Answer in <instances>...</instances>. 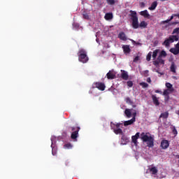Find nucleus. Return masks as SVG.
<instances>
[{
  "label": "nucleus",
  "mask_w": 179,
  "mask_h": 179,
  "mask_svg": "<svg viewBox=\"0 0 179 179\" xmlns=\"http://www.w3.org/2000/svg\"><path fill=\"white\" fill-rule=\"evenodd\" d=\"M141 139L143 142L147 143L148 148H153L155 146V137L150 135V134L142 132Z\"/></svg>",
  "instance_id": "1"
},
{
  "label": "nucleus",
  "mask_w": 179,
  "mask_h": 179,
  "mask_svg": "<svg viewBox=\"0 0 179 179\" xmlns=\"http://www.w3.org/2000/svg\"><path fill=\"white\" fill-rule=\"evenodd\" d=\"M129 14V17L131 20L132 21L131 26L133 29H138L139 28V21L138 18V15L136 13V11H134L131 10Z\"/></svg>",
  "instance_id": "2"
},
{
  "label": "nucleus",
  "mask_w": 179,
  "mask_h": 179,
  "mask_svg": "<svg viewBox=\"0 0 179 179\" xmlns=\"http://www.w3.org/2000/svg\"><path fill=\"white\" fill-rule=\"evenodd\" d=\"M78 61L83 64H86L89 61L87 52L85 49H80L78 52Z\"/></svg>",
  "instance_id": "3"
},
{
  "label": "nucleus",
  "mask_w": 179,
  "mask_h": 179,
  "mask_svg": "<svg viewBox=\"0 0 179 179\" xmlns=\"http://www.w3.org/2000/svg\"><path fill=\"white\" fill-rule=\"evenodd\" d=\"M71 139L76 140L78 136H79V131H80V127H69L68 131H71Z\"/></svg>",
  "instance_id": "4"
},
{
  "label": "nucleus",
  "mask_w": 179,
  "mask_h": 179,
  "mask_svg": "<svg viewBox=\"0 0 179 179\" xmlns=\"http://www.w3.org/2000/svg\"><path fill=\"white\" fill-rule=\"evenodd\" d=\"M94 87L101 90V92H104L106 90V85L104 83L96 82L94 83Z\"/></svg>",
  "instance_id": "5"
},
{
  "label": "nucleus",
  "mask_w": 179,
  "mask_h": 179,
  "mask_svg": "<svg viewBox=\"0 0 179 179\" xmlns=\"http://www.w3.org/2000/svg\"><path fill=\"white\" fill-rule=\"evenodd\" d=\"M164 65V59L161 56H158L157 59L153 62L155 66H159V64Z\"/></svg>",
  "instance_id": "6"
},
{
  "label": "nucleus",
  "mask_w": 179,
  "mask_h": 179,
  "mask_svg": "<svg viewBox=\"0 0 179 179\" xmlns=\"http://www.w3.org/2000/svg\"><path fill=\"white\" fill-rule=\"evenodd\" d=\"M170 52L173 54V55H178L179 54V44L175 45V48H171L169 50Z\"/></svg>",
  "instance_id": "7"
},
{
  "label": "nucleus",
  "mask_w": 179,
  "mask_h": 179,
  "mask_svg": "<svg viewBox=\"0 0 179 179\" xmlns=\"http://www.w3.org/2000/svg\"><path fill=\"white\" fill-rule=\"evenodd\" d=\"M140 135L141 134L139 132H137L134 136H131V141L136 146L138 145V139H139Z\"/></svg>",
  "instance_id": "8"
},
{
  "label": "nucleus",
  "mask_w": 179,
  "mask_h": 179,
  "mask_svg": "<svg viewBox=\"0 0 179 179\" xmlns=\"http://www.w3.org/2000/svg\"><path fill=\"white\" fill-rule=\"evenodd\" d=\"M120 76L123 80H128L129 79V76H128V72L125 71V70H121Z\"/></svg>",
  "instance_id": "9"
},
{
  "label": "nucleus",
  "mask_w": 179,
  "mask_h": 179,
  "mask_svg": "<svg viewBox=\"0 0 179 179\" xmlns=\"http://www.w3.org/2000/svg\"><path fill=\"white\" fill-rule=\"evenodd\" d=\"M128 142H129V138L124 134H122L121 138V145H127Z\"/></svg>",
  "instance_id": "10"
},
{
  "label": "nucleus",
  "mask_w": 179,
  "mask_h": 179,
  "mask_svg": "<svg viewBox=\"0 0 179 179\" xmlns=\"http://www.w3.org/2000/svg\"><path fill=\"white\" fill-rule=\"evenodd\" d=\"M170 146V143H169V141L167 140H162L161 142V148L162 149H167Z\"/></svg>",
  "instance_id": "11"
},
{
  "label": "nucleus",
  "mask_w": 179,
  "mask_h": 179,
  "mask_svg": "<svg viewBox=\"0 0 179 179\" xmlns=\"http://www.w3.org/2000/svg\"><path fill=\"white\" fill-rule=\"evenodd\" d=\"M152 103L155 104V106H160V102L159 101V98H157V96H156V95H152Z\"/></svg>",
  "instance_id": "12"
},
{
  "label": "nucleus",
  "mask_w": 179,
  "mask_h": 179,
  "mask_svg": "<svg viewBox=\"0 0 179 179\" xmlns=\"http://www.w3.org/2000/svg\"><path fill=\"white\" fill-rule=\"evenodd\" d=\"M141 16H143V17H145L147 19H150V14H149V12H148V10H145L140 12Z\"/></svg>",
  "instance_id": "13"
},
{
  "label": "nucleus",
  "mask_w": 179,
  "mask_h": 179,
  "mask_svg": "<svg viewBox=\"0 0 179 179\" xmlns=\"http://www.w3.org/2000/svg\"><path fill=\"white\" fill-rule=\"evenodd\" d=\"M136 120V118L132 117L129 120L124 121V127H128V125H132V124H134V122H135Z\"/></svg>",
  "instance_id": "14"
},
{
  "label": "nucleus",
  "mask_w": 179,
  "mask_h": 179,
  "mask_svg": "<svg viewBox=\"0 0 179 179\" xmlns=\"http://www.w3.org/2000/svg\"><path fill=\"white\" fill-rule=\"evenodd\" d=\"M106 76L109 80L115 79V73L114 71H109V72L107 73Z\"/></svg>",
  "instance_id": "15"
},
{
  "label": "nucleus",
  "mask_w": 179,
  "mask_h": 179,
  "mask_svg": "<svg viewBox=\"0 0 179 179\" xmlns=\"http://www.w3.org/2000/svg\"><path fill=\"white\" fill-rule=\"evenodd\" d=\"M171 41H173V39L169 36V38L166 39L163 42L162 45H165V47H170V43H171Z\"/></svg>",
  "instance_id": "16"
},
{
  "label": "nucleus",
  "mask_w": 179,
  "mask_h": 179,
  "mask_svg": "<svg viewBox=\"0 0 179 179\" xmlns=\"http://www.w3.org/2000/svg\"><path fill=\"white\" fill-rule=\"evenodd\" d=\"M118 38L122 40V41H127V35L125 34L124 32L119 33Z\"/></svg>",
  "instance_id": "17"
},
{
  "label": "nucleus",
  "mask_w": 179,
  "mask_h": 179,
  "mask_svg": "<svg viewBox=\"0 0 179 179\" xmlns=\"http://www.w3.org/2000/svg\"><path fill=\"white\" fill-rule=\"evenodd\" d=\"M122 48L124 54H129V52H131V48H129V45H124Z\"/></svg>",
  "instance_id": "18"
},
{
  "label": "nucleus",
  "mask_w": 179,
  "mask_h": 179,
  "mask_svg": "<svg viewBox=\"0 0 179 179\" xmlns=\"http://www.w3.org/2000/svg\"><path fill=\"white\" fill-rule=\"evenodd\" d=\"M166 87H167V90H169L170 93H173L174 92V87H173V85L170 83H166L165 84Z\"/></svg>",
  "instance_id": "19"
},
{
  "label": "nucleus",
  "mask_w": 179,
  "mask_h": 179,
  "mask_svg": "<svg viewBox=\"0 0 179 179\" xmlns=\"http://www.w3.org/2000/svg\"><path fill=\"white\" fill-rule=\"evenodd\" d=\"M157 8V1H153L151 4V6L148 8L149 10H155Z\"/></svg>",
  "instance_id": "20"
},
{
  "label": "nucleus",
  "mask_w": 179,
  "mask_h": 179,
  "mask_svg": "<svg viewBox=\"0 0 179 179\" xmlns=\"http://www.w3.org/2000/svg\"><path fill=\"white\" fill-rule=\"evenodd\" d=\"M150 171L153 176H156L159 171L157 170V168L156 166H153L150 168Z\"/></svg>",
  "instance_id": "21"
},
{
  "label": "nucleus",
  "mask_w": 179,
  "mask_h": 179,
  "mask_svg": "<svg viewBox=\"0 0 179 179\" xmlns=\"http://www.w3.org/2000/svg\"><path fill=\"white\" fill-rule=\"evenodd\" d=\"M113 132L114 134H115V135H124V133L122 132V129H113Z\"/></svg>",
  "instance_id": "22"
},
{
  "label": "nucleus",
  "mask_w": 179,
  "mask_h": 179,
  "mask_svg": "<svg viewBox=\"0 0 179 179\" xmlns=\"http://www.w3.org/2000/svg\"><path fill=\"white\" fill-rule=\"evenodd\" d=\"M105 19L106 20H111V19H113V13H107L105 15Z\"/></svg>",
  "instance_id": "23"
},
{
  "label": "nucleus",
  "mask_w": 179,
  "mask_h": 179,
  "mask_svg": "<svg viewBox=\"0 0 179 179\" xmlns=\"http://www.w3.org/2000/svg\"><path fill=\"white\" fill-rule=\"evenodd\" d=\"M159 118H164V120L169 118V112H164L161 113Z\"/></svg>",
  "instance_id": "24"
},
{
  "label": "nucleus",
  "mask_w": 179,
  "mask_h": 179,
  "mask_svg": "<svg viewBox=\"0 0 179 179\" xmlns=\"http://www.w3.org/2000/svg\"><path fill=\"white\" fill-rule=\"evenodd\" d=\"M114 127H116V128L120 129V127H121V124L120 123H117L116 124L113 123V122H110V128L111 129H114Z\"/></svg>",
  "instance_id": "25"
},
{
  "label": "nucleus",
  "mask_w": 179,
  "mask_h": 179,
  "mask_svg": "<svg viewBox=\"0 0 179 179\" xmlns=\"http://www.w3.org/2000/svg\"><path fill=\"white\" fill-rule=\"evenodd\" d=\"M83 17L86 20H89V19H90V16H89V13H87V12L86 11L83 12Z\"/></svg>",
  "instance_id": "26"
},
{
  "label": "nucleus",
  "mask_w": 179,
  "mask_h": 179,
  "mask_svg": "<svg viewBox=\"0 0 179 179\" xmlns=\"http://www.w3.org/2000/svg\"><path fill=\"white\" fill-rule=\"evenodd\" d=\"M159 49H156L155 50L153 51L152 52V58L153 59H156L157 57V54H159Z\"/></svg>",
  "instance_id": "27"
},
{
  "label": "nucleus",
  "mask_w": 179,
  "mask_h": 179,
  "mask_svg": "<svg viewBox=\"0 0 179 179\" xmlns=\"http://www.w3.org/2000/svg\"><path fill=\"white\" fill-rule=\"evenodd\" d=\"M138 27H143V29H146V27H148V23L145 21H142L140 24H138Z\"/></svg>",
  "instance_id": "28"
},
{
  "label": "nucleus",
  "mask_w": 179,
  "mask_h": 179,
  "mask_svg": "<svg viewBox=\"0 0 179 179\" xmlns=\"http://www.w3.org/2000/svg\"><path fill=\"white\" fill-rule=\"evenodd\" d=\"M169 38H171V40H173V41H171V43H174V41H178V39H179L178 36H176V35L171 36H169Z\"/></svg>",
  "instance_id": "29"
},
{
  "label": "nucleus",
  "mask_w": 179,
  "mask_h": 179,
  "mask_svg": "<svg viewBox=\"0 0 179 179\" xmlns=\"http://www.w3.org/2000/svg\"><path fill=\"white\" fill-rule=\"evenodd\" d=\"M176 69H177V67H176V64H174V63H172L170 67L171 72L176 73Z\"/></svg>",
  "instance_id": "30"
},
{
  "label": "nucleus",
  "mask_w": 179,
  "mask_h": 179,
  "mask_svg": "<svg viewBox=\"0 0 179 179\" xmlns=\"http://www.w3.org/2000/svg\"><path fill=\"white\" fill-rule=\"evenodd\" d=\"M159 56L162 58H166L167 57V52H166L164 50H162Z\"/></svg>",
  "instance_id": "31"
},
{
  "label": "nucleus",
  "mask_w": 179,
  "mask_h": 179,
  "mask_svg": "<svg viewBox=\"0 0 179 179\" xmlns=\"http://www.w3.org/2000/svg\"><path fill=\"white\" fill-rule=\"evenodd\" d=\"M140 86H142L143 89H145L146 87H149V84L147 83H140Z\"/></svg>",
  "instance_id": "32"
},
{
  "label": "nucleus",
  "mask_w": 179,
  "mask_h": 179,
  "mask_svg": "<svg viewBox=\"0 0 179 179\" xmlns=\"http://www.w3.org/2000/svg\"><path fill=\"white\" fill-rule=\"evenodd\" d=\"M65 149H72V144L71 143H68L64 145Z\"/></svg>",
  "instance_id": "33"
},
{
  "label": "nucleus",
  "mask_w": 179,
  "mask_h": 179,
  "mask_svg": "<svg viewBox=\"0 0 179 179\" xmlns=\"http://www.w3.org/2000/svg\"><path fill=\"white\" fill-rule=\"evenodd\" d=\"M124 114L129 118L131 117V110L129 109H126L124 110Z\"/></svg>",
  "instance_id": "34"
},
{
  "label": "nucleus",
  "mask_w": 179,
  "mask_h": 179,
  "mask_svg": "<svg viewBox=\"0 0 179 179\" xmlns=\"http://www.w3.org/2000/svg\"><path fill=\"white\" fill-rule=\"evenodd\" d=\"M152 59V52H150L146 57V60L148 61V62H149V61H150V59Z\"/></svg>",
  "instance_id": "35"
},
{
  "label": "nucleus",
  "mask_w": 179,
  "mask_h": 179,
  "mask_svg": "<svg viewBox=\"0 0 179 179\" xmlns=\"http://www.w3.org/2000/svg\"><path fill=\"white\" fill-rule=\"evenodd\" d=\"M125 101H126V103H127L129 104H134V101H132V100H131V98H129V97H127L125 99Z\"/></svg>",
  "instance_id": "36"
},
{
  "label": "nucleus",
  "mask_w": 179,
  "mask_h": 179,
  "mask_svg": "<svg viewBox=\"0 0 179 179\" xmlns=\"http://www.w3.org/2000/svg\"><path fill=\"white\" fill-rule=\"evenodd\" d=\"M162 94L163 96H169L170 94V90H164Z\"/></svg>",
  "instance_id": "37"
},
{
  "label": "nucleus",
  "mask_w": 179,
  "mask_h": 179,
  "mask_svg": "<svg viewBox=\"0 0 179 179\" xmlns=\"http://www.w3.org/2000/svg\"><path fill=\"white\" fill-rule=\"evenodd\" d=\"M107 3L108 5H115V0H106Z\"/></svg>",
  "instance_id": "38"
},
{
  "label": "nucleus",
  "mask_w": 179,
  "mask_h": 179,
  "mask_svg": "<svg viewBox=\"0 0 179 179\" xmlns=\"http://www.w3.org/2000/svg\"><path fill=\"white\" fill-rule=\"evenodd\" d=\"M172 132L175 136H176L178 134V132L177 131V129H176V127H173Z\"/></svg>",
  "instance_id": "39"
},
{
  "label": "nucleus",
  "mask_w": 179,
  "mask_h": 179,
  "mask_svg": "<svg viewBox=\"0 0 179 179\" xmlns=\"http://www.w3.org/2000/svg\"><path fill=\"white\" fill-rule=\"evenodd\" d=\"M127 86L129 87H132V86H134V82H132V81H127Z\"/></svg>",
  "instance_id": "40"
},
{
  "label": "nucleus",
  "mask_w": 179,
  "mask_h": 179,
  "mask_svg": "<svg viewBox=\"0 0 179 179\" xmlns=\"http://www.w3.org/2000/svg\"><path fill=\"white\" fill-rule=\"evenodd\" d=\"M169 100H170V96L169 95L165 96V97H164L165 103H167Z\"/></svg>",
  "instance_id": "41"
},
{
  "label": "nucleus",
  "mask_w": 179,
  "mask_h": 179,
  "mask_svg": "<svg viewBox=\"0 0 179 179\" xmlns=\"http://www.w3.org/2000/svg\"><path fill=\"white\" fill-rule=\"evenodd\" d=\"M177 16V14H173L170 19H168V20H169V22H171L173 20V19H174V17H176Z\"/></svg>",
  "instance_id": "42"
},
{
  "label": "nucleus",
  "mask_w": 179,
  "mask_h": 179,
  "mask_svg": "<svg viewBox=\"0 0 179 179\" xmlns=\"http://www.w3.org/2000/svg\"><path fill=\"white\" fill-rule=\"evenodd\" d=\"M176 33L177 34H178V33H179V28H176V29H173V34H176Z\"/></svg>",
  "instance_id": "43"
},
{
  "label": "nucleus",
  "mask_w": 179,
  "mask_h": 179,
  "mask_svg": "<svg viewBox=\"0 0 179 179\" xmlns=\"http://www.w3.org/2000/svg\"><path fill=\"white\" fill-rule=\"evenodd\" d=\"M132 43H134V44H136V45H142V43H139V42H136L134 40H131Z\"/></svg>",
  "instance_id": "44"
},
{
  "label": "nucleus",
  "mask_w": 179,
  "mask_h": 179,
  "mask_svg": "<svg viewBox=\"0 0 179 179\" xmlns=\"http://www.w3.org/2000/svg\"><path fill=\"white\" fill-rule=\"evenodd\" d=\"M138 61H139V56H136V57L134 59V62H138Z\"/></svg>",
  "instance_id": "45"
},
{
  "label": "nucleus",
  "mask_w": 179,
  "mask_h": 179,
  "mask_svg": "<svg viewBox=\"0 0 179 179\" xmlns=\"http://www.w3.org/2000/svg\"><path fill=\"white\" fill-rule=\"evenodd\" d=\"M145 76H149V70H145L144 71Z\"/></svg>",
  "instance_id": "46"
},
{
  "label": "nucleus",
  "mask_w": 179,
  "mask_h": 179,
  "mask_svg": "<svg viewBox=\"0 0 179 179\" xmlns=\"http://www.w3.org/2000/svg\"><path fill=\"white\" fill-rule=\"evenodd\" d=\"M169 22H170V20H164V21L162 22V24H166V23H169Z\"/></svg>",
  "instance_id": "47"
},
{
  "label": "nucleus",
  "mask_w": 179,
  "mask_h": 179,
  "mask_svg": "<svg viewBox=\"0 0 179 179\" xmlns=\"http://www.w3.org/2000/svg\"><path fill=\"white\" fill-rule=\"evenodd\" d=\"M140 6H141V8H145V3L144 2L140 3Z\"/></svg>",
  "instance_id": "48"
},
{
  "label": "nucleus",
  "mask_w": 179,
  "mask_h": 179,
  "mask_svg": "<svg viewBox=\"0 0 179 179\" xmlns=\"http://www.w3.org/2000/svg\"><path fill=\"white\" fill-rule=\"evenodd\" d=\"M155 93H159V94H163V92L159 90L155 91Z\"/></svg>",
  "instance_id": "49"
},
{
  "label": "nucleus",
  "mask_w": 179,
  "mask_h": 179,
  "mask_svg": "<svg viewBox=\"0 0 179 179\" xmlns=\"http://www.w3.org/2000/svg\"><path fill=\"white\" fill-rule=\"evenodd\" d=\"M147 82H148V83H152V80L150 79V78H147Z\"/></svg>",
  "instance_id": "50"
},
{
  "label": "nucleus",
  "mask_w": 179,
  "mask_h": 179,
  "mask_svg": "<svg viewBox=\"0 0 179 179\" xmlns=\"http://www.w3.org/2000/svg\"><path fill=\"white\" fill-rule=\"evenodd\" d=\"M52 155H53V156H55V155H57V152H54V149L52 148Z\"/></svg>",
  "instance_id": "51"
},
{
  "label": "nucleus",
  "mask_w": 179,
  "mask_h": 179,
  "mask_svg": "<svg viewBox=\"0 0 179 179\" xmlns=\"http://www.w3.org/2000/svg\"><path fill=\"white\" fill-rule=\"evenodd\" d=\"M133 115H134L133 118H136V111H134L133 113Z\"/></svg>",
  "instance_id": "52"
},
{
  "label": "nucleus",
  "mask_w": 179,
  "mask_h": 179,
  "mask_svg": "<svg viewBox=\"0 0 179 179\" xmlns=\"http://www.w3.org/2000/svg\"><path fill=\"white\" fill-rule=\"evenodd\" d=\"M172 24H178V22H173Z\"/></svg>",
  "instance_id": "53"
},
{
  "label": "nucleus",
  "mask_w": 179,
  "mask_h": 179,
  "mask_svg": "<svg viewBox=\"0 0 179 179\" xmlns=\"http://www.w3.org/2000/svg\"><path fill=\"white\" fill-rule=\"evenodd\" d=\"M163 2H164V1H166V0H162Z\"/></svg>",
  "instance_id": "54"
},
{
  "label": "nucleus",
  "mask_w": 179,
  "mask_h": 179,
  "mask_svg": "<svg viewBox=\"0 0 179 179\" xmlns=\"http://www.w3.org/2000/svg\"><path fill=\"white\" fill-rule=\"evenodd\" d=\"M178 159H179V155H178Z\"/></svg>",
  "instance_id": "55"
},
{
  "label": "nucleus",
  "mask_w": 179,
  "mask_h": 179,
  "mask_svg": "<svg viewBox=\"0 0 179 179\" xmlns=\"http://www.w3.org/2000/svg\"><path fill=\"white\" fill-rule=\"evenodd\" d=\"M52 143H53L52 142V145H51V146H52Z\"/></svg>",
  "instance_id": "56"
},
{
  "label": "nucleus",
  "mask_w": 179,
  "mask_h": 179,
  "mask_svg": "<svg viewBox=\"0 0 179 179\" xmlns=\"http://www.w3.org/2000/svg\"><path fill=\"white\" fill-rule=\"evenodd\" d=\"M178 114H179V110H178Z\"/></svg>",
  "instance_id": "57"
}]
</instances>
